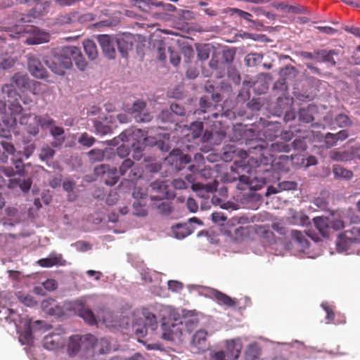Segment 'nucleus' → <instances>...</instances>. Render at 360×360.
Instances as JSON below:
<instances>
[{"label": "nucleus", "mask_w": 360, "mask_h": 360, "mask_svg": "<svg viewBox=\"0 0 360 360\" xmlns=\"http://www.w3.org/2000/svg\"><path fill=\"white\" fill-rule=\"evenodd\" d=\"M245 143L248 151L252 153L258 150L259 156L250 157L247 161V152L240 150L238 155L242 158L240 160L234 161L231 167V171L224 176L226 182L238 181L237 188L239 190L257 191L262 188L273 176L274 154H269L268 142L255 136L248 137Z\"/></svg>", "instance_id": "nucleus-1"}, {"label": "nucleus", "mask_w": 360, "mask_h": 360, "mask_svg": "<svg viewBox=\"0 0 360 360\" xmlns=\"http://www.w3.org/2000/svg\"><path fill=\"white\" fill-rule=\"evenodd\" d=\"M15 22L11 25L10 29L17 36L21 37L25 34H33L26 39L28 44H39L49 41L50 35L45 32H41L32 25H28L33 21L34 16L28 14L15 13Z\"/></svg>", "instance_id": "nucleus-2"}, {"label": "nucleus", "mask_w": 360, "mask_h": 360, "mask_svg": "<svg viewBox=\"0 0 360 360\" xmlns=\"http://www.w3.org/2000/svg\"><path fill=\"white\" fill-rule=\"evenodd\" d=\"M69 46H64L59 52L47 56L44 60L45 64L55 74L63 75L65 71L72 66L70 56L68 54Z\"/></svg>", "instance_id": "nucleus-3"}, {"label": "nucleus", "mask_w": 360, "mask_h": 360, "mask_svg": "<svg viewBox=\"0 0 360 360\" xmlns=\"http://www.w3.org/2000/svg\"><path fill=\"white\" fill-rule=\"evenodd\" d=\"M150 198L152 201L160 202L165 199H174L175 193L169 190L168 185L164 180H156L150 184Z\"/></svg>", "instance_id": "nucleus-4"}, {"label": "nucleus", "mask_w": 360, "mask_h": 360, "mask_svg": "<svg viewBox=\"0 0 360 360\" xmlns=\"http://www.w3.org/2000/svg\"><path fill=\"white\" fill-rule=\"evenodd\" d=\"M94 340L93 335H75L70 337L68 344V353L70 356H75L79 352L86 354L87 345H90Z\"/></svg>", "instance_id": "nucleus-5"}, {"label": "nucleus", "mask_w": 360, "mask_h": 360, "mask_svg": "<svg viewBox=\"0 0 360 360\" xmlns=\"http://www.w3.org/2000/svg\"><path fill=\"white\" fill-rule=\"evenodd\" d=\"M162 338L167 341H175L179 339L182 335L183 322H177V320L171 321L165 320L162 324Z\"/></svg>", "instance_id": "nucleus-6"}, {"label": "nucleus", "mask_w": 360, "mask_h": 360, "mask_svg": "<svg viewBox=\"0 0 360 360\" xmlns=\"http://www.w3.org/2000/svg\"><path fill=\"white\" fill-rule=\"evenodd\" d=\"M94 174L101 177L102 181L108 186L115 185L119 179L117 169L115 167L110 168L107 165H101L96 167Z\"/></svg>", "instance_id": "nucleus-7"}, {"label": "nucleus", "mask_w": 360, "mask_h": 360, "mask_svg": "<svg viewBox=\"0 0 360 360\" xmlns=\"http://www.w3.org/2000/svg\"><path fill=\"white\" fill-rule=\"evenodd\" d=\"M103 55L108 59H114L116 56L115 37L108 34H100L97 37Z\"/></svg>", "instance_id": "nucleus-8"}, {"label": "nucleus", "mask_w": 360, "mask_h": 360, "mask_svg": "<svg viewBox=\"0 0 360 360\" xmlns=\"http://www.w3.org/2000/svg\"><path fill=\"white\" fill-rule=\"evenodd\" d=\"M165 161L176 171L183 169L190 162L191 157L184 154L180 150H173L166 158Z\"/></svg>", "instance_id": "nucleus-9"}, {"label": "nucleus", "mask_w": 360, "mask_h": 360, "mask_svg": "<svg viewBox=\"0 0 360 360\" xmlns=\"http://www.w3.org/2000/svg\"><path fill=\"white\" fill-rule=\"evenodd\" d=\"M207 332L205 330H198L193 335L191 346L194 353H202L210 348V343L207 339Z\"/></svg>", "instance_id": "nucleus-10"}, {"label": "nucleus", "mask_w": 360, "mask_h": 360, "mask_svg": "<svg viewBox=\"0 0 360 360\" xmlns=\"http://www.w3.org/2000/svg\"><path fill=\"white\" fill-rule=\"evenodd\" d=\"M27 67L30 74L35 78L44 79L49 76V73L44 68L41 60L33 55L28 56Z\"/></svg>", "instance_id": "nucleus-11"}, {"label": "nucleus", "mask_w": 360, "mask_h": 360, "mask_svg": "<svg viewBox=\"0 0 360 360\" xmlns=\"http://www.w3.org/2000/svg\"><path fill=\"white\" fill-rule=\"evenodd\" d=\"M94 340L90 345H87L86 354L95 356L96 354H103L110 350L109 341L105 338L97 340L93 335Z\"/></svg>", "instance_id": "nucleus-12"}, {"label": "nucleus", "mask_w": 360, "mask_h": 360, "mask_svg": "<svg viewBox=\"0 0 360 360\" xmlns=\"http://www.w3.org/2000/svg\"><path fill=\"white\" fill-rule=\"evenodd\" d=\"M33 114L24 113V115L20 117L19 123L20 125L24 126L25 130L29 135L36 136L39 132V127L38 122L34 119Z\"/></svg>", "instance_id": "nucleus-13"}, {"label": "nucleus", "mask_w": 360, "mask_h": 360, "mask_svg": "<svg viewBox=\"0 0 360 360\" xmlns=\"http://www.w3.org/2000/svg\"><path fill=\"white\" fill-rule=\"evenodd\" d=\"M210 297L214 300L219 305L224 306L226 308H232L238 304V300L236 298H232L228 295L215 290H210Z\"/></svg>", "instance_id": "nucleus-14"}, {"label": "nucleus", "mask_w": 360, "mask_h": 360, "mask_svg": "<svg viewBox=\"0 0 360 360\" xmlns=\"http://www.w3.org/2000/svg\"><path fill=\"white\" fill-rule=\"evenodd\" d=\"M307 235L314 240H319L318 237L311 235L308 232L302 233V231L297 230H292L291 231L290 236L292 240L297 245L300 251H304L309 246V241L307 238Z\"/></svg>", "instance_id": "nucleus-15"}, {"label": "nucleus", "mask_w": 360, "mask_h": 360, "mask_svg": "<svg viewBox=\"0 0 360 360\" xmlns=\"http://www.w3.org/2000/svg\"><path fill=\"white\" fill-rule=\"evenodd\" d=\"M41 307L45 313L51 316L60 317L63 315V307L53 298H46L41 303Z\"/></svg>", "instance_id": "nucleus-16"}, {"label": "nucleus", "mask_w": 360, "mask_h": 360, "mask_svg": "<svg viewBox=\"0 0 360 360\" xmlns=\"http://www.w3.org/2000/svg\"><path fill=\"white\" fill-rule=\"evenodd\" d=\"M255 131L252 129H245V127L241 124L234 125L232 129V134H230V140L231 141H241L245 142L248 137L255 136Z\"/></svg>", "instance_id": "nucleus-17"}, {"label": "nucleus", "mask_w": 360, "mask_h": 360, "mask_svg": "<svg viewBox=\"0 0 360 360\" xmlns=\"http://www.w3.org/2000/svg\"><path fill=\"white\" fill-rule=\"evenodd\" d=\"M65 339L59 333H50L43 340V346L48 350H56L65 345Z\"/></svg>", "instance_id": "nucleus-18"}, {"label": "nucleus", "mask_w": 360, "mask_h": 360, "mask_svg": "<svg viewBox=\"0 0 360 360\" xmlns=\"http://www.w3.org/2000/svg\"><path fill=\"white\" fill-rule=\"evenodd\" d=\"M134 41V37L130 34H123L122 36L115 37L116 46L123 58L128 56L129 51L133 48Z\"/></svg>", "instance_id": "nucleus-19"}, {"label": "nucleus", "mask_w": 360, "mask_h": 360, "mask_svg": "<svg viewBox=\"0 0 360 360\" xmlns=\"http://www.w3.org/2000/svg\"><path fill=\"white\" fill-rule=\"evenodd\" d=\"M20 98L13 100L7 99L9 115L13 121V124L16 125L20 121V117L22 116L24 109L19 102Z\"/></svg>", "instance_id": "nucleus-20"}, {"label": "nucleus", "mask_w": 360, "mask_h": 360, "mask_svg": "<svg viewBox=\"0 0 360 360\" xmlns=\"http://www.w3.org/2000/svg\"><path fill=\"white\" fill-rule=\"evenodd\" d=\"M243 346L240 340H229L226 342V352L229 360H237Z\"/></svg>", "instance_id": "nucleus-21"}, {"label": "nucleus", "mask_w": 360, "mask_h": 360, "mask_svg": "<svg viewBox=\"0 0 360 360\" xmlns=\"http://www.w3.org/2000/svg\"><path fill=\"white\" fill-rule=\"evenodd\" d=\"M226 132L224 129L206 130L202 137L203 142H208L210 144L219 145L225 139Z\"/></svg>", "instance_id": "nucleus-22"}, {"label": "nucleus", "mask_w": 360, "mask_h": 360, "mask_svg": "<svg viewBox=\"0 0 360 360\" xmlns=\"http://www.w3.org/2000/svg\"><path fill=\"white\" fill-rule=\"evenodd\" d=\"M69 52L68 54L70 56V60L75 62L76 66L80 70L83 71L87 66V62L83 56L79 48L74 46H68Z\"/></svg>", "instance_id": "nucleus-23"}, {"label": "nucleus", "mask_w": 360, "mask_h": 360, "mask_svg": "<svg viewBox=\"0 0 360 360\" xmlns=\"http://www.w3.org/2000/svg\"><path fill=\"white\" fill-rule=\"evenodd\" d=\"M316 55V60L319 63H326L331 66L336 65V61L334 58L335 56H338V52L335 50H316L314 51Z\"/></svg>", "instance_id": "nucleus-24"}, {"label": "nucleus", "mask_w": 360, "mask_h": 360, "mask_svg": "<svg viewBox=\"0 0 360 360\" xmlns=\"http://www.w3.org/2000/svg\"><path fill=\"white\" fill-rule=\"evenodd\" d=\"M314 224L316 229L323 237H328L330 234V219L328 217H314Z\"/></svg>", "instance_id": "nucleus-25"}, {"label": "nucleus", "mask_w": 360, "mask_h": 360, "mask_svg": "<svg viewBox=\"0 0 360 360\" xmlns=\"http://www.w3.org/2000/svg\"><path fill=\"white\" fill-rule=\"evenodd\" d=\"M49 130L51 135L55 139L51 143V146L53 148L60 147L65 141V137L63 136L65 133L64 129L53 124Z\"/></svg>", "instance_id": "nucleus-26"}, {"label": "nucleus", "mask_w": 360, "mask_h": 360, "mask_svg": "<svg viewBox=\"0 0 360 360\" xmlns=\"http://www.w3.org/2000/svg\"><path fill=\"white\" fill-rule=\"evenodd\" d=\"M64 261L61 255L50 254L46 258L39 259L37 263L41 267H51L55 265H64Z\"/></svg>", "instance_id": "nucleus-27"}, {"label": "nucleus", "mask_w": 360, "mask_h": 360, "mask_svg": "<svg viewBox=\"0 0 360 360\" xmlns=\"http://www.w3.org/2000/svg\"><path fill=\"white\" fill-rule=\"evenodd\" d=\"M194 229L188 224H179L172 226V233L177 239H183L192 233Z\"/></svg>", "instance_id": "nucleus-28"}, {"label": "nucleus", "mask_w": 360, "mask_h": 360, "mask_svg": "<svg viewBox=\"0 0 360 360\" xmlns=\"http://www.w3.org/2000/svg\"><path fill=\"white\" fill-rule=\"evenodd\" d=\"M79 316L82 318L85 322L89 325L94 326L97 323L94 312L89 309L86 307L84 304H81L77 309Z\"/></svg>", "instance_id": "nucleus-29"}, {"label": "nucleus", "mask_w": 360, "mask_h": 360, "mask_svg": "<svg viewBox=\"0 0 360 360\" xmlns=\"http://www.w3.org/2000/svg\"><path fill=\"white\" fill-rule=\"evenodd\" d=\"M153 143V140H150V138H144L143 143L138 141L137 143H132L131 147L134 152L133 158L136 160H141L143 157V150H144V146L152 144Z\"/></svg>", "instance_id": "nucleus-30"}, {"label": "nucleus", "mask_w": 360, "mask_h": 360, "mask_svg": "<svg viewBox=\"0 0 360 360\" xmlns=\"http://www.w3.org/2000/svg\"><path fill=\"white\" fill-rule=\"evenodd\" d=\"M316 110L314 105H309L306 108H302L299 110V119L300 121L309 123L314 121V112Z\"/></svg>", "instance_id": "nucleus-31"}, {"label": "nucleus", "mask_w": 360, "mask_h": 360, "mask_svg": "<svg viewBox=\"0 0 360 360\" xmlns=\"http://www.w3.org/2000/svg\"><path fill=\"white\" fill-rule=\"evenodd\" d=\"M11 82L19 89H27L30 86V79L26 74L15 73L11 78Z\"/></svg>", "instance_id": "nucleus-32"}, {"label": "nucleus", "mask_w": 360, "mask_h": 360, "mask_svg": "<svg viewBox=\"0 0 360 360\" xmlns=\"http://www.w3.org/2000/svg\"><path fill=\"white\" fill-rule=\"evenodd\" d=\"M83 47L84 52L89 60H93L97 58L98 51L96 44L94 41L90 39L84 41Z\"/></svg>", "instance_id": "nucleus-33"}, {"label": "nucleus", "mask_w": 360, "mask_h": 360, "mask_svg": "<svg viewBox=\"0 0 360 360\" xmlns=\"http://www.w3.org/2000/svg\"><path fill=\"white\" fill-rule=\"evenodd\" d=\"M297 187V184L294 181H284L278 184V188L269 187L268 193H278L282 191H292L295 190Z\"/></svg>", "instance_id": "nucleus-34"}, {"label": "nucleus", "mask_w": 360, "mask_h": 360, "mask_svg": "<svg viewBox=\"0 0 360 360\" xmlns=\"http://www.w3.org/2000/svg\"><path fill=\"white\" fill-rule=\"evenodd\" d=\"M32 186V181L30 179H13L9 181L8 187L14 188L18 186L23 192H27L30 189Z\"/></svg>", "instance_id": "nucleus-35"}, {"label": "nucleus", "mask_w": 360, "mask_h": 360, "mask_svg": "<svg viewBox=\"0 0 360 360\" xmlns=\"http://www.w3.org/2000/svg\"><path fill=\"white\" fill-rule=\"evenodd\" d=\"M261 349L257 344H250L245 353V360H259Z\"/></svg>", "instance_id": "nucleus-36"}, {"label": "nucleus", "mask_w": 360, "mask_h": 360, "mask_svg": "<svg viewBox=\"0 0 360 360\" xmlns=\"http://www.w3.org/2000/svg\"><path fill=\"white\" fill-rule=\"evenodd\" d=\"M34 119L38 122L39 127L43 129H51L55 124V120L51 118L48 114L42 115H34Z\"/></svg>", "instance_id": "nucleus-37"}, {"label": "nucleus", "mask_w": 360, "mask_h": 360, "mask_svg": "<svg viewBox=\"0 0 360 360\" xmlns=\"http://www.w3.org/2000/svg\"><path fill=\"white\" fill-rule=\"evenodd\" d=\"M290 146L283 141H276L272 143L270 146H268L269 154L274 153H289L290 151Z\"/></svg>", "instance_id": "nucleus-38"}, {"label": "nucleus", "mask_w": 360, "mask_h": 360, "mask_svg": "<svg viewBox=\"0 0 360 360\" xmlns=\"http://www.w3.org/2000/svg\"><path fill=\"white\" fill-rule=\"evenodd\" d=\"M1 92L4 95V98L6 97L8 99L13 100L15 98H20V94L15 89L12 84H6L1 86Z\"/></svg>", "instance_id": "nucleus-39"}, {"label": "nucleus", "mask_w": 360, "mask_h": 360, "mask_svg": "<svg viewBox=\"0 0 360 360\" xmlns=\"http://www.w3.org/2000/svg\"><path fill=\"white\" fill-rule=\"evenodd\" d=\"M329 157L333 160L344 162L351 160L352 153L349 151H338L334 150L330 152Z\"/></svg>", "instance_id": "nucleus-40"}, {"label": "nucleus", "mask_w": 360, "mask_h": 360, "mask_svg": "<svg viewBox=\"0 0 360 360\" xmlns=\"http://www.w3.org/2000/svg\"><path fill=\"white\" fill-rule=\"evenodd\" d=\"M202 130L203 123L202 122H194L190 125L188 128L189 133L187 135L195 139L201 136Z\"/></svg>", "instance_id": "nucleus-41"}, {"label": "nucleus", "mask_w": 360, "mask_h": 360, "mask_svg": "<svg viewBox=\"0 0 360 360\" xmlns=\"http://www.w3.org/2000/svg\"><path fill=\"white\" fill-rule=\"evenodd\" d=\"M333 172L335 176L338 178L349 180L353 176V172L352 171L347 169L340 165H334Z\"/></svg>", "instance_id": "nucleus-42"}, {"label": "nucleus", "mask_w": 360, "mask_h": 360, "mask_svg": "<svg viewBox=\"0 0 360 360\" xmlns=\"http://www.w3.org/2000/svg\"><path fill=\"white\" fill-rule=\"evenodd\" d=\"M153 205L157 208L158 213L169 215L172 212V207L170 203L165 201L156 202L153 201Z\"/></svg>", "instance_id": "nucleus-43"}, {"label": "nucleus", "mask_w": 360, "mask_h": 360, "mask_svg": "<svg viewBox=\"0 0 360 360\" xmlns=\"http://www.w3.org/2000/svg\"><path fill=\"white\" fill-rule=\"evenodd\" d=\"M146 107V103L145 101L142 100H137L129 108H127V111L130 114H135L139 115V113L142 112Z\"/></svg>", "instance_id": "nucleus-44"}, {"label": "nucleus", "mask_w": 360, "mask_h": 360, "mask_svg": "<svg viewBox=\"0 0 360 360\" xmlns=\"http://www.w3.org/2000/svg\"><path fill=\"white\" fill-rule=\"evenodd\" d=\"M345 236L350 242H360V228L353 226L349 230L345 231Z\"/></svg>", "instance_id": "nucleus-45"}, {"label": "nucleus", "mask_w": 360, "mask_h": 360, "mask_svg": "<svg viewBox=\"0 0 360 360\" xmlns=\"http://www.w3.org/2000/svg\"><path fill=\"white\" fill-rule=\"evenodd\" d=\"M15 311L8 307L0 305V320H5L7 322L11 323L14 321L13 315Z\"/></svg>", "instance_id": "nucleus-46"}, {"label": "nucleus", "mask_w": 360, "mask_h": 360, "mask_svg": "<svg viewBox=\"0 0 360 360\" xmlns=\"http://www.w3.org/2000/svg\"><path fill=\"white\" fill-rule=\"evenodd\" d=\"M349 242L348 238L345 236V233H340L336 240V246L338 252L346 251L348 248Z\"/></svg>", "instance_id": "nucleus-47"}, {"label": "nucleus", "mask_w": 360, "mask_h": 360, "mask_svg": "<svg viewBox=\"0 0 360 360\" xmlns=\"http://www.w3.org/2000/svg\"><path fill=\"white\" fill-rule=\"evenodd\" d=\"M217 183L216 181L213 184H194L192 187L194 191L205 190L207 193H212L217 190Z\"/></svg>", "instance_id": "nucleus-48"}, {"label": "nucleus", "mask_w": 360, "mask_h": 360, "mask_svg": "<svg viewBox=\"0 0 360 360\" xmlns=\"http://www.w3.org/2000/svg\"><path fill=\"white\" fill-rule=\"evenodd\" d=\"M335 122L339 127H347L352 125V121L349 117L345 115L340 113L335 118Z\"/></svg>", "instance_id": "nucleus-49"}, {"label": "nucleus", "mask_w": 360, "mask_h": 360, "mask_svg": "<svg viewBox=\"0 0 360 360\" xmlns=\"http://www.w3.org/2000/svg\"><path fill=\"white\" fill-rule=\"evenodd\" d=\"M55 150L49 146H44L39 153V158L41 160H49L55 155Z\"/></svg>", "instance_id": "nucleus-50"}, {"label": "nucleus", "mask_w": 360, "mask_h": 360, "mask_svg": "<svg viewBox=\"0 0 360 360\" xmlns=\"http://www.w3.org/2000/svg\"><path fill=\"white\" fill-rule=\"evenodd\" d=\"M145 327L150 329L151 330H155L158 326V323L156 320V317L153 314L148 313L145 317L144 321Z\"/></svg>", "instance_id": "nucleus-51"}, {"label": "nucleus", "mask_w": 360, "mask_h": 360, "mask_svg": "<svg viewBox=\"0 0 360 360\" xmlns=\"http://www.w3.org/2000/svg\"><path fill=\"white\" fill-rule=\"evenodd\" d=\"M94 126L96 133L101 135L108 134L111 131V128L109 126L103 124L98 120H94Z\"/></svg>", "instance_id": "nucleus-52"}, {"label": "nucleus", "mask_w": 360, "mask_h": 360, "mask_svg": "<svg viewBox=\"0 0 360 360\" xmlns=\"http://www.w3.org/2000/svg\"><path fill=\"white\" fill-rule=\"evenodd\" d=\"M78 142L84 146L90 147L94 145L95 139L87 133H83L79 138Z\"/></svg>", "instance_id": "nucleus-53"}, {"label": "nucleus", "mask_w": 360, "mask_h": 360, "mask_svg": "<svg viewBox=\"0 0 360 360\" xmlns=\"http://www.w3.org/2000/svg\"><path fill=\"white\" fill-rule=\"evenodd\" d=\"M78 18V12L74 11L69 13H66L63 15H61L60 18V21L62 23L70 24L72 23L75 21L77 20Z\"/></svg>", "instance_id": "nucleus-54"}, {"label": "nucleus", "mask_w": 360, "mask_h": 360, "mask_svg": "<svg viewBox=\"0 0 360 360\" xmlns=\"http://www.w3.org/2000/svg\"><path fill=\"white\" fill-rule=\"evenodd\" d=\"M19 340L22 345H28L32 340V331L30 328L25 329L20 334Z\"/></svg>", "instance_id": "nucleus-55"}, {"label": "nucleus", "mask_w": 360, "mask_h": 360, "mask_svg": "<svg viewBox=\"0 0 360 360\" xmlns=\"http://www.w3.org/2000/svg\"><path fill=\"white\" fill-rule=\"evenodd\" d=\"M1 145L3 148V150H4V152H1L0 151V154H4L5 155L7 156V160L8 159V155H13L14 153V152L15 151V147L14 146L9 143V142H7V141H1Z\"/></svg>", "instance_id": "nucleus-56"}, {"label": "nucleus", "mask_w": 360, "mask_h": 360, "mask_svg": "<svg viewBox=\"0 0 360 360\" xmlns=\"http://www.w3.org/2000/svg\"><path fill=\"white\" fill-rule=\"evenodd\" d=\"M146 204H143L141 201L134 202L133 204L134 214L137 216H146L147 210L145 209Z\"/></svg>", "instance_id": "nucleus-57"}, {"label": "nucleus", "mask_w": 360, "mask_h": 360, "mask_svg": "<svg viewBox=\"0 0 360 360\" xmlns=\"http://www.w3.org/2000/svg\"><path fill=\"white\" fill-rule=\"evenodd\" d=\"M292 147L295 150H305L307 148L305 137L295 139L292 142Z\"/></svg>", "instance_id": "nucleus-58"}, {"label": "nucleus", "mask_w": 360, "mask_h": 360, "mask_svg": "<svg viewBox=\"0 0 360 360\" xmlns=\"http://www.w3.org/2000/svg\"><path fill=\"white\" fill-rule=\"evenodd\" d=\"M47 86L39 82H34L32 92L34 95H40L45 93L47 90Z\"/></svg>", "instance_id": "nucleus-59"}, {"label": "nucleus", "mask_w": 360, "mask_h": 360, "mask_svg": "<svg viewBox=\"0 0 360 360\" xmlns=\"http://www.w3.org/2000/svg\"><path fill=\"white\" fill-rule=\"evenodd\" d=\"M4 176L11 177L14 176V170L12 167H4L0 166V186L4 183Z\"/></svg>", "instance_id": "nucleus-60"}, {"label": "nucleus", "mask_w": 360, "mask_h": 360, "mask_svg": "<svg viewBox=\"0 0 360 360\" xmlns=\"http://www.w3.org/2000/svg\"><path fill=\"white\" fill-rule=\"evenodd\" d=\"M134 165V162L133 160H131L130 158L125 159L121 164L120 167V174L121 175H124L127 172L131 169Z\"/></svg>", "instance_id": "nucleus-61"}, {"label": "nucleus", "mask_w": 360, "mask_h": 360, "mask_svg": "<svg viewBox=\"0 0 360 360\" xmlns=\"http://www.w3.org/2000/svg\"><path fill=\"white\" fill-rule=\"evenodd\" d=\"M132 195L135 200H137V201H140L141 200H143L147 196V192L140 188V187H135Z\"/></svg>", "instance_id": "nucleus-62"}, {"label": "nucleus", "mask_w": 360, "mask_h": 360, "mask_svg": "<svg viewBox=\"0 0 360 360\" xmlns=\"http://www.w3.org/2000/svg\"><path fill=\"white\" fill-rule=\"evenodd\" d=\"M345 228V222L340 219H330V230L340 231Z\"/></svg>", "instance_id": "nucleus-63"}, {"label": "nucleus", "mask_w": 360, "mask_h": 360, "mask_svg": "<svg viewBox=\"0 0 360 360\" xmlns=\"http://www.w3.org/2000/svg\"><path fill=\"white\" fill-rule=\"evenodd\" d=\"M89 156L94 161H100L103 158L104 154L101 150L93 149L89 152Z\"/></svg>", "instance_id": "nucleus-64"}]
</instances>
